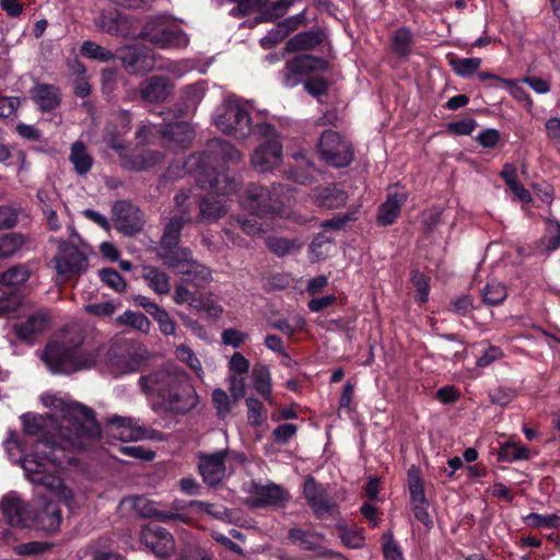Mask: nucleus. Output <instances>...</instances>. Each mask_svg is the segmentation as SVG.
<instances>
[{
    "mask_svg": "<svg viewBox=\"0 0 560 560\" xmlns=\"http://www.w3.org/2000/svg\"><path fill=\"white\" fill-rule=\"evenodd\" d=\"M40 400L52 413L21 416L23 434L10 431L4 448L32 483L45 487L70 508L73 491L55 471L73 464L75 453L100 435V428L90 409L66 396L45 393Z\"/></svg>",
    "mask_w": 560,
    "mask_h": 560,
    "instance_id": "obj_1",
    "label": "nucleus"
},
{
    "mask_svg": "<svg viewBox=\"0 0 560 560\" xmlns=\"http://www.w3.org/2000/svg\"><path fill=\"white\" fill-rule=\"evenodd\" d=\"M141 390L155 397L151 408L158 413L186 416L198 408L201 397L191 377L176 365H165L139 378Z\"/></svg>",
    "mask_w": 560,
    "mask_h": 560,
    "instance_id": "obj_2",
    "label": "nucleus"
},
{
    "mask_svg": "<svg viewBox=\"0 0 560 560\" xmlns=\"http://www.w3.org/2000/svg\"><path fill=\"white\" fill-rule=\"evenodd\" d=\"M205 154H194L187 159L184 167L196 174L197 184L210 190V195L199 202V222H215L224 217L230 205L224 196L236 191L238 180L228 172H214L206 166Z\"/></svg>",
    "mask_w": 560,
    "mask_h": 560,
    "instance_id": "obj_3",
    "label": "nucleus"
},
{
    "mask_svg": "<svg viewBox=\"0 0 560 560\" xmlns=\"http://www.w3.org/2000/svg\"><path fill=\"white\" fill-rule=\"evenodd\" d=\"M83 339L77 326L56 334L46 345L40 357L47 369L56 374H72L94 366L97 355L94 351L82 350Z\"/></svg>",
    "mask_w": 560,
    "mask_h": 560,
    "instance_id": "obj_4",
    "label": "nucleus"
},
{
    "mask_svg": "<svg viewBox=\"0 0 560 560\" xmlns=\"http://www.w3.org/2000/svg\"><path fill=\"white\" fill-rule=\"evenodd\" d=\"M328 69V62L311 55H299L288 60L282 70V83L294 88L304 81V89L313 96L326 94L328 81L317 73Z\"/></svg>",
    "mask_w": 560,
    "mask_h": 560,
    "instance_id": "obj_5",
    "label": "nucleus"
},
{
    "mask_svg": "<svg viewBox=\"0 0 560 560\" xmlns=\"http://www.w3.org/2000/svg\"><path fill=\"white\" fill-rule=\"evenodd\" d=\"M138 36L162 50H182L190 42L186 32L167 15L149 18Z\"/></svg>",
    "mask_w": 560,
    "mask_h": 560,
    "instance_id": "obj_6",
    "label": "nucleus"
},
{
    "mask_svg": "<svg viewBox=\"0 0 560 560\" xmlns=\"http://www.w3.org/2000/svg\"><path fill=\"white\" fill-rule=\"evenodd\" d=\"M120 119L124 122L120 128L113 122H109L105 127L103 141L109 149L114 150L118 154L121 165L128 170L141 171L160 163L162 154L155 151L145 150L137 159H130L128 156V149L122 136L129 130V114L124 113Z\"/></svg>",
    "mask_w": 560,
    "mask_h": 560,
    "instance_id": "obj_7",
    "label": "nucleus"
},
{
    "mask_svg": "<svg viewBox=\"0 0 560 560\" xmlns=\"http://www.w3.org/2000/svg\"><path fill=\"white\" fill-rule=\"evenodd\" d=\"M212 121L223 133L244 139L252 132L247 103L236 96L226 97L215 109Z\"/></svg>",
    "mask_w": 560,
    "mask_h": 560,
    "instance_id": "obj_8",
    "label": "nucleus"
},
{
    "mask_svg": "<svg viewBox=\"0 0 560 560\" xmlns=\"http://www.w3.org/2000/svg\"><path fill=\"white\" fill-rule=\"evenodd\" d=\"M159 257L165 266L173 269L185 281L201 287L211 279L210 270L192 259L186 248L172 247L160 248Z\"/></svg>",
    "mask_w": 560,
    "mask_h": 560,
    "instance_id": "obj_9",
    "label": "nucleus"
},
{
    "mask_svg": "<svg viewBox=\"0 0 560 560\" xmlns=\"http://www.w3.org/2000/svg\"><path fill=\"white\" fill-rule=\"evenodd\" d=\"M290 199L291 189L288 186L279 184L272 187V191H269L262 186L249 184L241 196V205L243 208L259 214L262 212H278Z\"/></svg>",
    "mask_w": 560,
    "mask_h": 560,
    "instance_id": "obj_10",
    "label": "nucleus"
},
{
    "mask_svg": "<svg viewBox=\"0 0 560 560\" xmlns=\"http://www.w3.org/2000/svg\"><path fill=\"white\" fill-rule=\"evenodd\" d=\"M243 454L223 450L220 452L198 454V469L203 481L210 487L220 483L226 476L233 463H244Z\"/></svg>",
    "mask_w": 560,
    "mask_h": 560,
    "instance_id": "obj_11",
    "label": "nucleus"
},
{
    "mask_svg": "<svg viewBox=\"0 0 560 560\" xmlns=\"http://www.w3.org/2000/svg\"><path fill=\"white\" fill-rule=\"evenodd\" d=\"M57 277L61 281L70 280L88 268V257L74 245L61 242L51 260Z\"/></svg>",
    "mask_w": 560,
    "mask_h": 560,
    "instance_id": "obj_12",
    "label": "nucleus"
},
{
    "mask_svg": "<svg viewBox=\"0 0 560 560\" xmlns=\"http://www.w3.org/2000/svg\"><path fill=\"white\" fill-rule=\"evenodd\" d=\"M318 149L325 162L335 166H347L353 158L351 144L332 130L323 132Z\"/></svg>",
    "mask_w": 560,
    "mask_h": 560,
    "instance_id": "obj_13",
    "label": "nucleus"
},
{
    "mask_svg": "<svg viewBox=\"0 0 560 560\" xmlns=\"http://www.w3.org/2000/svg\"><path fill=\"white\" fill-rule=\"evenodd\" d=\"M104 364L106 371L115 377L136 372L140 360L132 347L126 342L112 345L105 353Z\"/></svg>",
    "mask_w": 560,
    "mask_h": 560,
    "instance_id": "obj_14",
    "label": "nucleus"
},
{
    "mask_svg": "<svg viewBox=\"0 0 560 560\" xmlns=\"http://www.w3.org/2000/svg\"><path fill=\"white\" fill-rule=\"evenodd\" d=\"M247 492L248 503L254 508H282L290 500L289 492L275 482H252Z\"/></svg>",
    "mask_w": 560,
    "mask_h": 560,
    "instance_id": "obj_15",
    "label": "nucleus"
},
{
    "mask_svg": "<svg viewBox=\"0 0 560 560\" xmlns=\"http://www.w3.org/2000/svg\"><path fill=\"white\" fill-rule=\"evenodd\" d=\"M124 68L132 74L147 73L156 69L158 55L140 45L124 47L119 51Z\"/></svg>",
    "mask_w": 560,
    "mask_h": 560,
    "instance_id": "obj_16",
    "label": "nucleus"
},
{
    "mask_svg": "<svg viewBox=\"0 0 560 560\" xmlns=\"http://www.w3.org/2000/svg\"><path fill=\"white\" fill-rule=\"evenodd\" d=\"M288 537L300 549L312 551L319 558H342L339 552L325 546L327 539L320 533L291 528Z\"/></svg>",
    "mask_w": 560,
    "mask_h": 560,
    "instance_id": "obj_17",
    "label": "nucleus"
},
{
    "mask_svg": "<svg viewBox=\"0 0 560 560\" xmlns=\"http://www.w3.org/2000/svg\"><path fill=\"white\" fill-rule=\"evenodd\" d=\"M33 515L32 526H36L38 529L47 533L57 532L62 522L61 510L58 504L45 497H37L35 499Z\"/></svg>",
    "mask_w": 560,
    "mask_h": 560,
    "instance_id": "obj_18",
    "label": "nucleus"
},
{
    "mask_svg": "<svg viewBox=\"0 0 560 560\" xmlns=\"http://www.w3.org/2000/svg\"><path fill=\"white\" fill-rule=\"evenodd\" d=\"M304 497L318 518H327L337 514L338 509L327 495L326 489L313 477L308 476L304 483Z\"/></svg>",
    "mask_w": 560,
    "mask_h": 560,
    "instance_id": "obj_19",
    "label": "nucleus"
},
{
    "mask_svg": "<svg viewBox=\"0 0 560 560\" xmlns=\"http://www.w3.org/2000/svg\"><path fill=\"white\" fill-rule=\"evenodd\" d=\"M4 518L13 526H32L33 506L24 502L16 493H9L0 502Z\"/></svg>",
    "mask_w": 560,
    "mask_h": 560,
    "instance_id": "obj_20",
    "label": "nucleus"
},
{
    "mask_svg": "<svg viewBox=\"0 0 560 560\" xmlns=\"http://www.w3.org/2000/svg\"><path fill=\"white\" fill-rule=\"evenodd\" d=\"M140 540L158 557H166L175 549L173 536L159 525L143 526Z\"/></svg>",
    "mask_w": 560,
    "mask_h": 560,
    "instance_id": "obj_21",
    "label": "nucleus"
},
{
    "mask_svg": "<svg viewBox=\"0 0 560 560\" xmlns=\"http://www.w3.org/2000/svg\"><path fill=\"white\" fill-rule=\"evenodd\" d=\"M107 432L120 440H142L145 430L139 419L118 415L108 416L105 420Z\"/></svg>",
    "mask_w": 560,
    "mask_h": 560,
    "instance_id": "obj_22",
    "label": "nucleus"
},
{
    "mask_svg": "<svg viewBox=\"0 0 560 560\" xmlns=\"http://www.w3.org/2000/svg\"><path fill=\"white\" fill-rule=\"evenodd\" d=\"M113 220L116 229L126 235H135L142 229L139 209L127 201H117L114 205Z\"/></svg>",
    "mask_w": 560,
    "mask_h": 560,
    "instance_id": "obj_23",
    "label": "nucleus"
},
{
    "mask_svg": "<svg viewBox=\"0 0 560 560\" xmlns=\"http://www.w3.org/2000/svg\"><path fill=\"white\" fill-rule=\"evenodd\" d=\"M282 160V147L272 138L259 145L252 155L253 167L260 173H266L280 165Z\"/></svg>",
    "mask_w": 560,
    "mask_h": 560,
    "instance_id": "obj_24",
    "label": "nucleus"
},
{
    "mask_svg": "<svg viewBox=\"0 0 560 560\" xmlns=\"http://www.w3.org/2000/svg\"><path fill=\"white\" fill-rule=\"evenodd\" d=\"M173 90L170 80L162 75H153L143 80L138 86L140 97L148 103H162Z\"/></svg>",
    "mask_w": 560,
    "mask_h": 560,
    "instance_id": "obj_25",
    "label": "nucleus"
},
{
    "mask_svg": "<svg viewBox=\"0 0 560 560\" xmlns=\"http://www.w3.org/2000/svg\"><path fill=\"white\" fill-rule=\"evenodd\" d=\"M50 318L45 311H37L26 320L15 324L13 329L16 336L26 342H33L49 327Z\"/></svg>",
    "mask_w": 560,
    "mask_h": 560,
    "instance_id": "obj_26",
    "label": "nucleus"
},
{
    "mask_svg": "<svg viewBox=\"0 0 560 560\" xmlns=\"http://www.w3.org/2000/svg\"><path fill=\"white\" fill-rule=\"evenodd\" d=\"M30 95L42 112H52L61 103L60 89L52 84L36 83L30 90Z\"/></svg>",
    "mask_w": 560,
    "mask_h": 560,
    "instance_id": "obj_27",
    "label": "nucleus"
},
{
    "mask_svg": "<svg viewBox=\"0 0 560 560\" xmlns=\"http://www.w3.org/2000/svg\"><path fill=\"white\" fill-rule=\"evenodd\" d=\"M141 277L154 293L166 295L171 292L170 276L162 269L145 265L142 267Z\"/></svg>",
    "mask_w": 560,
    "mask_h": 560,
    "instance_id": "obj_28",
    "label": "nucleus"
},
{
    "mask_svg": "<svg viewBox=\"0 0 560 560\" xmlns=\"http://www.w3.org/2000/svg\"><path fill=\"white\" fill-rule=\"evenodd\" d=\"M407 200L406 192H389L387 199L378 210L377 221L382 225H389L398 218L402 205Z\"/></svg>",
    "mask_w": 560,
    "mask_h": 560,
    "instance_id": "obj_29",
    "label": "nucleus"
},
{
    "mask_svg": "<svg viewBox=\"0 0 560 560\" xmlns=\"http://www.w3.org/2000/svg\"><path fill=\"white\" fill-rule=\"evenodd\" d=\"M121 504L128 505L139 516L144 518L158 517L165 521L174 517L171 514L159 512L154 503L144 497L126 498L121 501Z\"/></svg>",
    "mask_w": 560,
    "mask_h": 560,
    "instance_id": "obj_30",
    "label": "nucleus"
},
{
    "mask_svg": "<svg viewBox=\"0 0 560 560\" xmlns=\"http://www.w3.org/2000/svg\"><path fill=\"white\" fill-rule=\"evenodd\" d=\"M162 136L167 144L174 143L178 147H185L194 138V130L187 122L178 121L166 126L162 130Z\"/></svg>",
    "mask_w": 560,
    "mask_h": 560,
    "instance_id": "obj_31",
    "label": "nucleus"
},
{
    "mask_svg": "<svg viewBox=\"0 0 560 560\" xmlns=\"http://www.w3.org/2000/svg\"><path fill=\"white\" fill-rule=\"evenodd\" d=\"M313 198L319 207L335 209L346 203L347 195L336 186H327L317 188Z\"/></svg>",
    "mask_w": 560,
    "mask_h": 560,
    "instance_id": "obj_32",
    "label": "nucleus"
},
{
    "mask_svg": "<svg viewBox=\"0 0 560 560\" xmlns=\"http://www.w3.org/2000/svg\"><path fill=\"white\" fill-rule=\"evenodd\" d=\"M69 161L79 175L88 174L93 166V156L88 151L86 145L81 141H77L71 145Z\"/></svg>",
    "mask_w": 560,
    "mask_h": 560,
    "instance_id": "obj_33",
    "label": "nucleus"
},
{
    "mask_svg": "<svg viewBox=\"0 0 560 560\" xmlns=\"http://www.w3.org/2000/svg\"><path fill=\"white\" fill-rule=\"evenodd\" d=\"M480 295L483 304L495 306L503 303L508 298V287L502 281L490 279L480 290Z\"/></svg>",
    "mask_w": 560,
    "mask_h": 560,
    "instance_id": "obj_34",
    "label": "nucleus"
},
{
    "mask_svg": "<svg viewBox=\"0 0 560 560\" xmlns=\"http://www.w3.org/2000/svg\"><path fill=\"white\" fill-rule=\"evenodd\" d=\"M303 14L293 15L281 23H278L268 34L262 38V42L278 43L285 38L292 31L296 30L303 20Z\"/></svg>",
    "mask_w": 560,
    "mask_h": 560,
    "instance_id": "obj_35",
    "label": "nucleus"
},
{
    "mask_svg": "<svg viewBox=\"0 0 560 560\" xmlns=\"http://www.w3.org/2000/svg\"><path fill=\"white\" fill-rule=\"evenodd\" d=\"M190 218L173 217L167 222L164 233L161 238V248L176 247L179 242L180 231L186 222H189Z\"/></svg>",
    "mask_w": 560,
    "mask_h": 560,
    "instance_id": "obj_36",
    "label": "nucleus"
},
{
    "mask_svg": "<svg viewBox=\"0 0 560 560\" xmlns=\"http://www.w3.org/2000/svg\"><path fill=\"white\" fill-rule=\"evenodd\" d=\"M322 42L318 32H303L293 36L287 43V49L290 51L311 50Z\"/></svg>",
    "mask_w": 560,
    "mask_h": 560,
    "instance_id": "obj_37",
    "label": "nucleus"
},
{
    "mask_svg": "<svg viewBox=\"0 0 560 560\" xmlns=\"http://www.w3.org/2000/svg\"><path fill=\"white\" fill-rule=\"evenodd\" d=\"M175 355L180 362L185 363L191 371L195 372L199 381H203L205 372L202 364L189 347L185 345L178 346L175 350Z\"/></svg>",
    "mask_w": 560,
    "mask_h": 560,
    "instance_id": "obj_38",
    "label": "nucleus"
},
{
    "mask_svg": "<svg viewBox=\"0 0 560 560\" xmlns=\"http://www.w3.org/2000/svg\"><path fill=\"white\" fill-rule=\"evenodd\" d=\"M254 387L258 394L265 398H269L271 394V376L266 365H256L253 371Z\"/></svg>",
    "mask_w": 560,
    "mask_h": 560,
    "instance_id": "obj_39",
    "label": "nucleus"
},
{
    "mask_svg": "<svg viewBox=\"0 0 560 560\" xmlns=\"http://www.w3.org/2000/svg\"><path fill=\"white\" fill-rule=\"evenodd\" d=\"M529 448L516 442H506L499 450V458L505 462H516L529 458Z\"/></svg>",
    "mask_w": 560,
    "mask_h": 560,
    "instance_id": "obj_40",
    "label": "nucleus"
},
{
    "mask_svg": "<svg viewBox=\"0 0 560 560\" xmlns=\"http://www.w3.org/2000/svg\"><path fill=\"white\" fill-rule=\"evenodd\" d=\"M25 243L21 234L9 233L0 237V259L8 258L18 253Z\"/></svg>",
    "mask_w": 560,
    "mask_h": 560,
    "instance_id": "obj_41",
    "label": "nucleus"
},
{
    "mask_svg": "<svg viewBox=\"0 0 560 560\" xmlns=\"http://www.w3.org/2000/svg\"><path fill=\"white\" fill-rule=\"evenodd\" d=\"M206 93L203 82L187 85L183 91V102L186 110H195L197 105L202 101Z\"/></svg>",
    "mask_w": 560,
    "mask_h": 560,
    "instance_id": "obj_42",
    "label": "nucleus"
},
{
    "mask_svg": "<svg viewBox=\"0 0 560 560\" xmlns=\"http://www.w3.org/2000/svg\"><path fill=\"white\" fill-rule=\"evenodd\" d=\"M524 522L527 526L534 528H559L560 516L557 514L541 515L537 513H530L524 517Z\"/></svg>",
    "mask_w": 560,
    "mask_h": 560,
    "instance_id": "obj_43",
    "label": "nucleus"
},
{
    "mask_svg": "<svg viewBox=\"0 0 560 560\" xmlns=\"http://www.w3.org/2000/svg\"><path fill=\"white\" fill-rule=\"evenodd\" d=\"M188 506L196 509L197 512L206 513L215 520L224 521L230 516L226 508L214 503L194 500L188 503Z\"/></svg>",
    "mask_w": 560,
    "mask_h": 560,
    "instance_id": "obj_44",
    "label": "nucleus"
},
{
    "mask_svg": "<svg viewBox=\"0 0 560 560\" xmlns=\"http://www.w3.org/2000/svg\"><path fill=\"white\" fill-rule=\"evenodd\" d=\"M540 245L544 250L550 253L560 247V223L553 220L547 222L546 234Z\"/></svg>",
    "mask_w": 560,
    "mask_h": 560,
    "instance_id": "obj_45",
    "label": "nucleus"
},
{
    "mask_svg": "<svg viewBox=\"0 0 560 560\" xmlns=\"http://www.w3.org/2000/svg\"><path fill=\"white\" fill-rule=\"evenodd\" d=\"M408 486L411 502H424L425 494L419 469L411 467L408 471Z\"/></svg>",
    "mask_w": 560,
    "mask_h": 560,
    "instance_id": "obj_46",
    "label": "nucleus"
},
{
    "mask_svg": "<svg viewBox=\"0 0 560 560\" xmlns=\"http://www.w3.org/2000/svg\"><path fill=\"white\" fill-rule=\"evenodd\" d=\"M481 65L480 58H457L451 60L454 72L463 78L469 77L476 72Z\"/></svg>",
    "mask_w": 560,
    "mask_h": 560,
    "instance_id": "obj_47",
    "label": "nucleus"
},
{
    "mask_svg": "<svg viewBox=\"0 0 560 560\" xmlns=\"http://www.w3.org/2000/svg\"><path fill=\"white\" fill-rule=\"evenodd\" d=\"M117 320L124 325L131 326L142 332H148L150 329L149 319L142 313L139 312L126 311L122 315L118 317Z\"/></svg>",
    "mask_w": 560,
    "mask_h": 560,
    "instance_id": "obj_48",
    "label": "nucleus"
},
{
    "mask_svg": "<svg viewBox=\"0 0 560 560\" xmlns=\"http://www.w3.org/2000/svg\"><path fill=\"white\" fill-rule=\"evenodd\" d=\"M81 52L83 56L100 60L103 62H107L114 59V54H112L106 48L97 45L94 42L86 40L81 46Z\"/></svg>",
    "mask_w": 560,
    "mask_h": 560,
    "instance_id": "obj_49",
    "label": "nucleus"
},
{
    "mask_svg": "<svg viewBox=\"0 0 560 560\" xmlns=\"http://www.w3.org/2000/svg\"><path fill=\"white\" fill-rule=\"evenodd\" d=\"M411 43L412 35L407 28H399L393 34V50L400 56L410 52Z\"/></svg>",
    "mask_w": 560,
    "mask_h": 560,
    "instance_id": "obj_50",
    "label": "nucleus"
},
{
    "mask_svg": "<svg viewBox=\"0 0 560 560\" xmlns=\"http://www.w3.org/2000/svg\"><path fill=\"white\" fill-rule=\"evenodd\" d=\"M28 272L22 267H13L0 273V287H14L24 283Z\"/></svg>",
    "mask_w": 560,
    "mask_h": 560,
    "instance_id": "obj_51",
    "label": "nucleus"
},
{
    "mask_svg": "<svg viewBox=\"0 0 560 560\" xmlns=\"http://www.w3.org/2000/svg\"><path fill=\"white\" fill-rule=\"evenodd\" d=\"M340 530L339 537L342 544L349 548H361L364 545V536L363 532L360 528H347L343 526H338Z\"/></svg>",
    "mask_w": 560,
    "mask_h": 560,
    "instance_id": "obj_52",
    "label": "nucleus"
},
{
    "mask_svg": "<svg viewBox=\"0 0 560 560\" xmlns=\"http://www.w3.org/2000/svg\"><path fill=\"white\" fill-rule=\"evenodd\" d=\"M173 300L176 304H188L196 310H203L196 293L189 291L185 285L178 284L175 287Z\"/></svg>",
    "mask_w": 560,
    "mask_h": 560,
    "instance_id": "obj_53",
    "label": "nucleus"
},
{
    "mask_svg": "<svg viewBox=\"0 0 560 560\" xmlns=\"http://www.w3.org/2000/svg\"><path fill=\"white\" fill-rule=\"evenodd\" d=\"M246 406L249 423L254 427L260 425L266 419L262 404L258 399L249 397L246 399Z\"/></svg>",
    "mask_w": 560,
    "mask_h": 560,
    "instance_id": "obj_54",
    "label": "nucleus"
},
{
    "mask_svg": "<svg viewBox=\"0 0 560 560\" xmlns=\"http://www.w3.org/2000/svg\"><path fill=\"white\" fill-rule=\"evenodd\" d=\"M100 277L103 282H105L109 288L114 289L117 292H124L127 288V284L122 277L114 269H102L100 271Z\"/></svg>",
    "mask_w": 560,
    "mask_h": 560,
    "instance_id": "obj_55",
    "label": "nucleus"
},
{
    "mask_svg": "<svg viewBox=\"0 0 560 560\" xmlns=\"http://www.w3.org/2000/svg\"><path fill=\"white\" fill-rule=\"evenodd\" d=\"M411 281L418 293L416 299L421 303L427 302L430 292L429 279L423 273L415 271L412 272Z\"/></svg>",
    "mask_w": 560,
    "mask_h": 560,
    "instance_id": "obj_56",
    "label": "nucleus"
},
{
    "mask_svg": "<svg viewBox=\"0 0 560 560\" xmlns=\"http://www.w3.org/2000/svg\"><path fill=\"white\" fill-rule=\"evenodd\" d=\"M152 317L159 324L160 330L163 335H174L176 331V324L171 318L170 314L162 307H160Z\"/></svg>",
    "mask_w": 560,
    "mask_h": 560,
    "instance_id": "obj_57",
    "label": "nucleus"
},
{
    "mask_svg": "<svg viewBox=\"0 0 560 560\" xmlns=\"http://www.w3.org/2000/svg\"><path fill=\"white\" fill-rule=\"evenodd\" d=\"M175 207L180 213L179 217L190 218L189 212L196 200L191 195V191H180L174 197Z\"/></svg>",
    "mask_w": 560,
    "mask_h": 560,
    "instance_id": "obj_58",
    "label": "nucleus"
},
{
    "mask_svg": "<svg viewBox=\"0 0 560 560\" xmlns=\"http://www.w3.org/2000/svg\"><path fill=\"white\" fill-rule=\"evenodd\" d=\"M331 237L325 234H318L311 244V252L317 258H325L331 247Z\"/></svg>",
    "mask_w": 560,
    "mask_h": 560,
    "instance_id": "obj_59",
    "label": "nucleus"
},
{
    "mask_svg": "<svg viewBox=\"0 0 560 560\" xmlns=\"http://www.w3.org/2000/svg\"><path fill=\"white\" fill-rule=\"evenodd\" d=\"M212 402L217 409L218 415L222 418H224L231 411L230 397L221 388H215L212 392Z\"/></svg>",
    "mask_w": 560,
    "mask_h": 560,
    "instance_id": "obj_60",
    "label": "nucleus"
},
{
    "mask_svg": "<svg viewBox=\"0 0 560 560\" xmlns=\"http://www.w3.org/2000/svg\"><path fill=\"white\" fill-rule=\"evenodd\" d=\"M383 552L386 560H404L402 552L394 541L392 534L383 536Z\"/></svg>",
    "mask_w": 560,
    "mask_h": 560,
    "instance_id": "obj_61",
    "label": "nucleus"
},
{
    "mask_svg": "<svg viewBox=\"0 0 560 560\" xmlns=\"http://www.w3.org/2000/svg\"><path fill=\"white\" fill-rule=\"evenodd\" d=\"M22 299L18 293H10L0 298V316L9 315L19 310Z\"/></svg>",
    "mask_w": 560,
    "mask_h": 560,
    "instance_id": "obj_62",
    "label": "nucleus"
},
{
    "mask_svg": "<svg viewBox=\"0 0 560 560\" xmlns=\"http://www.w3.org/2000/svg\"><path fill=\"white\" fill-rule=\"evenodd\" d=\"M295 0H279L271 8L261 14L259 21L273 20L282 16Z\"/></svg>",
    "mask_w": 560,
    "mask_h": 560,
    "instance_id": "obj_63",
    "label": "nucleus"
},
{
    "mask_svg": "<svg viewBox=\"0 0 560 560\" xmlns=\"http://www.w3.org/2000/svg\"><path fill=\"white\" fill-rule=\"evenodd\" d=\"M214 144L218 145V153L222 156L223 160L231 162L242 160V153L231 143L224 140H215Z\"/></svg>",
    "mask_w": 560,
    "mask_h": 560,
    "instance_id": "obj_64",
    "label": "nucleus"
}]
</instances>
